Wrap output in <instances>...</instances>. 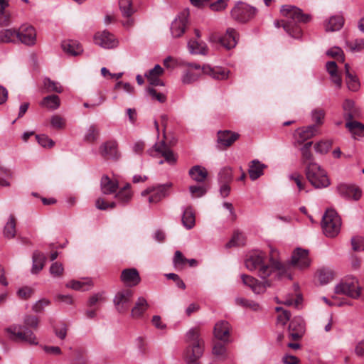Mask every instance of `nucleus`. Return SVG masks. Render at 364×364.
I'll use <instances>...</instances> for the list:
<instances>
[{
  "instance_id": "obj_3",
  "label": "nucleus",
  "mask_w": 364,
  "mask_h": 364,
  "mask_svg": "<svg viewBox=\"0 0 364 364\" xmlns=\"http://www.w3.org/2000/svg\"><path fill=\"white\" fill-rule=\"evenodd\" d=\"M188 67L182 76L181 81L183 84H191L197 81L203 74L208 75L218 80H226L229 77L230 71L221 67L212 68L208 65L200 66L197 63H184Z\"/></svg>"
},
{
  "instance_id": "obj_12",
  "label": "nucleus",
  "mask_w": 364,
  "mask_h": 364,
  "mask_svg": "<svg viewBox=\"0 0 364 364\" xmlns=\"http://www.w3.org/2000/svg\"><path fill=\"white\" fill-rule=\"evenodd\" d=\"M133 296V291L129 289H122L115 294L113 303L117 312L124 314L129 308Z\"/></svg>"
},
{
  "instance_id": "obj_33",
  "label": "nucleus",
  "mask_w": 364,
  "mask_h": 364,
  "mask_svg": "<svg viewBox=\"0 0 364 364\" xmlns=\"http://www.w3.org/2000/svg\"><path fill=\"white\" fill-rule=\"evenodd\" d=\"M164 118L165 117H161V124L164 127V130L163 131L164 139L161 141V144H162V148H172L176 144L177 139L172 132L165 130L166 126L164 124Z\"/></svg>"
},
{
  "instance_id": "obj_59",
  "label": "nucleus",
  "mask_w": 364,
  "mask_h": 364,
  "mask_svg": "<svg viewBox=\"0 0 364 364\" xmlns=\"http://www.w3.org/2000/svg\"><path fill=\"white\" fill-rule=\"evenodd\" d=\"M63 266L61 263L54 262L50 267V273L54 277H60L63 274Z\"/></svg>"
},
{
  "instance_id": "obj_63",
  "label": "nucleus",
  "mask_w": 364,
  "mask_h": 364,
  "mask_svg": "<svg viewBox=\"0 0 364 364\" xmlns=\"http://www.w3.org/2000/svg\"><path fill=\"white\" fill-rule=\"evenodd\" d=\"M189 190L193 198L201 197L206 192V189L203 186H191Z\"/></svg>"
},
{
  "instance_id": "obj_58",
  "label": "nucleus",
  "mask_w": 364,
  "mask_h": 364,
  "mask_svg": "<svg viewBox=\"0 0 364 364\" xmlns=\"http://www.w3.org/2000/svg\"><path fill=\"white\" fill-rule=\"evenodd\" d=\"M36 138L38 143L43 147L51 148L55 144V142L46 135H36Z\"/></svg>"
},
{
  "instance_id": "obj_17",
  "label": "nucleus",
  "mask_w": 364,
  "mask_h": 364,
  "mask_svg": "<svg viewBox=\"0 0 364 364\" xmlns=\"http://www.w3.org/2000/svg\"><path fill=\"white\" fill-rule=\"evenodd\" d=\"M99 151L100 155L106 159L117 160L119 158L116 141H108L102 144Z\"/></svg>"
},
{
  "instance_id": "obj_21",
  "label": "nucleus",
  "mask_w": 364,
  "mask_h": 364,
  "mask_svg": "<svg viewBox=\"0 0 364 364\" xmlns=\"http://www.w3.org/2000/svg\"><path fill=\"white\" fill-rule=\"evenodd\" d=\"M338 193L346 198L358 200L361 196V191L353 185L340 184L337 187Z\"/></svg>"
},
{
  "instance_id": "obj_6",
  "label": "nucleus",
  "mask_w": 364,
  "mask_h": 364,
  "mask_svg": "<svg viewBox=\"0 0 364 364\" xmlns=\"http://www.w3.org/2000/svg\"><path fill=\"white\" fill-rule=\"evenodd\" d=\"M307 179L316 188H326L330 185V181L326 172L317 164H310L305 167Z\"/></svg>"
},
{
  "instance_id": "obj_56",
  "label": "nucleus",
  "mask_w": 364,
  "mask_h": 364,
  "mask_svg": "<svg viewBox=\"0 0 364 364\" xmlns=\"http://www.w3.org/2000/svg\"><path fill=\"white\" fill-rule=\"evenodd\" d=\"M333 274L328 269H321L318 272V279L321 284H325L333 279Z\"/></svg>"
},
{
  "instance_id": "obj_62",
  "label": "nucleus",
  "mask_w": 364,
  "mask_h": 364,
  "mask_svg": "<svg viewBox=\"0 0 364 364\" xmlns=\"http://www.w3.org/2000/svg\"><path fill=\"white\" fill-rule=\"evenodd\" d=\"M351 245L354 251H364V237H354L351 239Z\"/></svg>"
},
{
  "instance_id": "obj_53",
  "label": "nucleus",
  "mask_w": 364,
  "mask_h": 364,
  "mask_svg": "<svg viewBox=\"0 0 364 364\" xmlns=\"http://www.w3.org/2000/svg\"><path fill=\"white\" fill-rule=\"evenodd\" d=\"M50 124L55 129H63L65 127L66 121L61 116L55 114L50 118Z\"/></svg>"
},
{
  "instance_id": "obj_32",
  "label": "nucleus",
  "mask_w": 364,
  "mask_h": 364,
  "mask_svg": "<svg viewBox=\"0 0 364 364\" xmlns=\"http://www.w3.org/2000/svg\"><path fill=\"white\" fill-rule=\"evenodd\" d=\"M33 266H32V273L37 274L44 267L46 257V255L38 251H36L33 254Z\"/></svg>"
},
{
  "instance_id": "obj_28",
  "label": "nucleus",
  "mask_w": 364,
  "mask_h": 364,
  "mask_svg": "<svg viewBox=\"0 0 364 364\" xmlns=\"http://www.w3.org/2000/svg\"><path fill=\"white\" fill-rule=\"evenodd\" d=\"M313 144L312 141L305 143L301 148L300 151L301 154V164L306 167H308L310 164H316L314 162V157L311 152V148Z\"/></svg>"
},
{
  "instance_id": "obj_9",
  "label": "nucleus",
  "mask_w": 364,
  "mask_h": 364,
  "mask_svg": "<svg viewBox=\"0 0 364 364\" xmlns=\"http://www.w3.org/2000/svg\"><path fill=\"white\" fill-rule=\"evenodd\" d=\"M144 77L147 81L146 87V95L154 100L159 101V93L158 92L156 87L159 85V64L145 73Z\"/></svg>"
},
{
  "instance_id": "obj_40",
  "label": "nucleus",
  "mask_w": 364,
  "mask_h": 364,
  "mask_svg": "<svg viewBox=\"0 0 364 364\" xmlns=\"http://www.w3.org/2000/svg\"><path fill=\"white\" fill-rule=\"evenodd\" d=\"M92 282L90 279H87L85 281L73 280L69 282L66 284V287L74 290L85 291L89 290L92 287Z\"/></svg>"
},
{
  "instance_id": "obj_50",
  "label": "nucleus",
  "mask_w": 364,
  "mask_h": 364,
  "mask_svg": "<svg viewBox=\"0 0 364 364\" xmlns=\"http://www.w3.org/2000/svg\"><path fill=\"white\" fill-rule=\"evenodd\" d=\"M325 117V111L322 109H315L311 112L312 120L316 123L315 125L318 128V126L323 123Z\"/></svg>"
},
{
  "instance_id": "obj_34",
  "label": "nucleus",
  "mask_w": 364,
  "mask_h": 364,
  "mask_svg": "<svg viewBox=\"0 0 364 364\" xmlns=\"http://www.w3.org/2000/svg\"><path fill=\"white\" fill-rule=\"evenodd\" d=\"M189 175L193 180L203 182L208 176V171L205 168L197 165L189 170Z\"/></svg>"
},
{
  "instance_id": "obj_52",
  "label": "nucleus",
  "mask_w": 364,
  "mask_h": 364,
  "mask_svg": "<svg viewBox=\"0 0 364 364\" xmlns=\"http://www.w3.org/2000/svg\"><path fill=\"white\" fill-rule=\"evenodd\" d=\"M332 146L331 141H320L314 146L315 151L321 154H326Z\"/></svg>"
},
{
  "instance_id": "obj_31",
  "label": "nucleus",
  "mask_w": 364,
  "mask_h": 364,
  "mask_svg": "<svg viewBox=\"0 0 364 364\" xmlns=\"http://www.w3.org/2000/svg\"><path fill=\"white\" fill-rule=\"evenodd\" d=\"M346 82L348 88L353 92L358 90L360 82L356 75L350 72V66L348 63L345 64Z\"/></svg>"
},
{
  "instance_id": "obj_20",
  "label": "nucleus",
  "mask_w": 364,
  "mask_h": 364,
  "mask_svg": "<svg viewBox=\"0 0 364 364\" xmlns=\"http://www.w3.org/2000/svg\"><path fill=\"white\" fill-rule=\"evenodd\" d=\"M121 280L127 287H134L140 282L141 279L136 269L128 268L122 272Z\"/></svg>"
},
{
  "instance_id": "obj_2",
  "label": "nucleus",
  "mask_w": 364,
  "mask_h": 364,
  "mask_svg": "<svg viewBox=\"0 0 364 364\" xmlns=\"http://www.w3.org/2000/svg\"><path fill=\"white\" fill-rule=\"evenodd\" d=\"M280 12L283 18L274 21V26L276 28L282 27L294 38H301L302 29L299 23L309 22L311 20V16L304 14L299 8L291 5L282 6Z\"/></svg>"
},
{
  "instance_id": "obj_15",
  "label": "nucleus",
  "mask_w": 364,
  "mask_h": 364,
  "mask_svg": "<svg viewBox=\"0 0 364 364\" xmlns=\"http://www.w3.org/2000/svg\"><path fill=\"white\" fill-rule=\"evenodd\" d=\"M318 132L319 130L316 125H310L306 127L298 129L296 131L294 135V145L297 146L304 144L305 141L317 135Z\"/></svg>"
},
{
  "instance_id": "obj_1",
  "label": "nucleus",
  "mask_w": 364,
  "mask_h": 364,
  "mask_svg": "<svg viewBox=\"0 0 364 364\" xmlns=\"http://www.w3.org/2000/svg\"><path fill=\"white\" fill-rule=\"evenodd\" d=\"M265 255L262 252L253 253L245 261L246 267L250 271L258 270L259 276L265 279L273 272H277L281 277L286 274L287 266L282 262L279 251L272 247H269V263L264 262Z\"/></svg>"
},
{
  "instance_id": "obj_48",
  "label": "nucleus",
  "mask_w": 364,
  "mask_h": 364,
  "mask_svg": "<svg viewBox=\"0 0 364 364\" xmlns=\"http://www.w3.org/2000/svg\"><path fill=\"white\" fill-rule=\"evenodd\" d=\"M105 297L104 296V292H98L92 295L87 301V306L90 308H92L97 304L105 302Z\"/></svg>"
},
{
  "instance_id": "obj_51",
  "label": "nucleus",
  "mask_w": 364,
  "mask_h": 364,
  "mask_svg": "<svg viewBox=\"0 0 364 364\" xmlns=\"http://www.w3.org/2000/svg\"><path fill=\"white\" fill-rule=\"evenodd\" d=\"M213 353L220 360H225L227 358L226 348L220 343H217L214 345Z\"/></svg>"
},
{
  "instance_id": "obj_49",
  "label": "nucleus",
  "mask_w": 364,
  "mask_h": 364,
  "mask_svg": "<svg viewBox=\"0 0 364 364\" xmlns=\"http://www.w3.org/2000/svg\"><path fill=\"white\" fill-rule=\"evenodd\" d=\"M99 136V130L95 125H91L87 130L84 139L88 142H94Z\"/></svg>"
},
{
  "instance_id": "obj_7",
  "label": "nucleus",
  "mask_w": 364,
  "mask_h": 364,
  "mask_svg": "<svg viewBox=\"0 0 364 364\" xmlns=\"http://www.w3.org/2000/svg\"><path fill=\"white\" fill-rule=\"evenodd\" d=\"M341 220L333 209H328L323 216L321 227L323 233L328 237H336L340 232Z\"/></svg>"
},
{
  "instance_id": "obj_41",
  "label": "nucleus",
  "mask_w": 364,
  "mask_h": 364,
  "mask_svg": "<svg viewBox=\"0 0 364 364\" xmlns=\"http://www.w3.org/2000/svg\"><path fill=\"white\" fill-rule=\"evenodd\" d=\"M182 223L187 229H191L195 225V215L191 208L185 209L182 217Z\"/></svg>"
},
{
  "instance_id": "obj_64",
  "label": "nucleus",
  "mask_w": 364,
  "mask_h": 364,
  "mask_svg": "<svg viewBox=\"0 0 364 364\" xmlns=\"http://www.w3.org/2000/svg\"><path fill=\"white\" fill-rule=\"evenodd\" d=\"M179 65L178 60L171 56H168L164 60V65L168 70H173Z\"/></svg>"
},
{
  "instance_id": "obj_10",
  "label": "nucleus",
  "mask_w": 364,
  "mask_h": 364,
  "mask_svg": "<svg viewBox=\"0 0 364 364\" xmlns=\"http://www.w3.org/2000/svg\"><path fill=\"white\" fill-rule=\"evenodd\" d=\"M361 288L355 278H348L336 286L335 292L344 294L353 299H358L360 295Z\"/></svg>"
},
{
  "instance_id": "obj_43",
  "label": "nucleus",
  "mask_w": 364,
  "mask_h": 364,
  "mask_svg": "<svg viewBox=\"0 0 364 364\" xmlns=\"http://www.w3.org/2000/svg\"><path fill=\"white\" fill-rule=\"evenodd\" d=\"M346 127L353 134L364 136V125L357 121L347 120Z\"/></svg>"
},
{
  "instance_id": "obj_37",
  "label": "nucleus",
  "mask_w": 364,
  "mask_h": 364,
  "mask_svg": "<svg viewBox=\"0 0 364 364\" xmlns=\"http://www.w3.org/2000/svg\"><path fill=\"white\" fill-rule=\"evenodd\" d=\"M344 117L346 120H351L358 116V112L355 107L354 102L350 100H346L343 102Z\"/></svg>"
},
{
  "instance_id": "obj_23",
  "label": "nucleus",
  "mask_w": 364,
  "mask_h": 364,
  "mask_svg": "<svg viewBox=\"0 0 364 364\" xmlns=\"http://www.w3.org/2000/svg\"><path fill=\"white\" fill-rule=\"evenodd\" d=\"M267 166L255 159L249 163L248 173L251 180L255 181L264 174Z\"/></svg>"
},
{
  "instance_id": "obj_39",
  "label": "nucleus",
  "mask_w": 364,
  "mask_h": 364,
  "mask_svg": "<svg viewBox=\"0 0 364 364\" xmlns=\"http://www.w3.org/2000/svg\"><path fill=\"white\" fill-rule=\"evenodd\" d=\"M0 41L5 43L16 42L17 30L8 28L0 31Z\"/></svg>"
},
{
  "instance_id": "obj_22",
  "label": "nucleus",
  "mask_w": 364,
  "mask_h": 364,
  "mask_svg": "<svg viewBox=\"0 0 364 364\" xmlns=\"http://www.w3.org/2000/svg\"><path fill=\"white\" fill-rule=\"evenodd\" d=\"M237 34L236 31L232 28H228L225 34L219 38L220 44L228 50L235 47L237 43Z\"/></svg>"
},
{
  "instance_id": "obj_27",
  "label": "nucleus",
  "mask_w": 364,
  "mask_h": 364,
  "mask_svg": "<svg viewBox=\"0 0 364 364\" xmlns=\"http://www.w3.org/2000/svg\"><path fill=\"white\" fill-rule=\"evenodd\" d=\"M61 47L64 52L73 56L80 55L83 51L82 46L75 41H65Z\"/></svg>"
},
{
  "instance_id": "obj_8",
  "label": "nucleus",
  "mask_w": 364,
  "mask_h": 364,
  "mask_svg": "<svg viewBox=\"0 0 364 364\" xmlns=\"http://www.w3.org/2000/svg\"><path fill=\"white\" fill-rule=\"evenodd\" d=\"M257 9L246 3L238 1L231 10V16L237 21L246 23L253 18Z\"/></svg>"
},
{
  "instance_id": "obj_29",
  "label": "nucleus",
  "mask_w": 364,
  "mask_h": 364,
  "mask_svg": "<svg viewBox=\"0 0 364 364\" xmlns=\"http://www.w3.org/2000/svg\"><path fill=\"white\" fill-rule=\"evenodd\" d=\"M188 48L191 54L196 55H203L208 54V46L203 41H197L194 40H190L188 42Z\"/></svg>"
},
{
  "instance_id": "obj_46",
  "label": "nucleus",
  "mask_w": 364,
  "mask_h": 364,
  "mask_svg": "<svg viewBox=\"0 0 364 364\" xmlns=\"http://www.w3.org/2000/svg\"><path fill=\"white\" fill-rule=\"evenodd\" d=\"M119 5L124 16L129 17L133 14L132 0H119Z\"/></svg>"
},
{
  "instance_id": "obj_11",
  "label": "nucleus",
  "mask_w": 364,
  "mask_h": 364,
  "mask_svg": "<svg viewBox=\"0 0 364 364\" xmlns=\"http://www.w3.org/2000/svg\"><path fill=\"white\" fill-rule=\"evenodd\" d=\"M93 42L104 49H113L119 46L117 38L107 30L95 33L93 36Z\"/></svg>"
},
{
  "instance_id": "obj_30",
  "label": "nucleus",
  "mask_w": 364,
  "mask_h": 364,
  "mask_svg": "<svg viewBox=\"0 0 364 364\" xmlns=\"http://www.w3.org/2000/svg\"><path fill=\"white\" fill-rule=\"evenodd\" d=\"M141 195L149 204H156L159 201V186L149 187L143 191Z\"/></svg>"
},
{
  "instance_id": "obj_14",
  "label": "nucleus",
  "mask_w": 364,
  "mask_h": 364,
  "mask_svg": "<svg viewBox=\"0 0 364 364\" xmlns=\"http://www.w3.org/2000/svg\"><path fill=\"white\" fill-rule=\"evenodd\" d=\"M17 41L21 43L32 46L36 43V31L31 25H22L17 30Z\"/></svg>"
},
{
  "instance_id": "obj_25",
  "label": "nucleus",
  "mask_w": 364,
  "mask_h": 364,
  "mask_svg": "<svg viewBox=\"0 0 364 364\" xmlns=\"http://www.w3.org/2000/svg\"><path fill=\"white\" fill-rule=\"evenodd\" d=\"M100 186L102 193L109 195L117 191L119 183L115 179H111L107 176H104L101 178Z\"/></svg>"
},
{
  "instance_id": "obj_42",
  "label": "nucleus",
  "mask_w": 364,
  "mask_h": 364,
  "mask_svg": "<svg viewBox=\"0 0 364 364\" xmlns=\"http://www.w3.org/2000/svg\"><path fill=\"white\" fill-rule=\"evenodd\" d=\"M41 105L50 109H56L60 106V98L58 95H49L43 99Z\"/></svg>"
},
{
  "instance_id": "obj_38",
  "label": "nucleus",
  "mask_w": 364,
  "mask_h": 364,
  "mask_svg": "<svg viewBox=\"0 0 364 364\" xmlns=\"http://www.w3.org/2000/svg\"><path fill=\"white\" fill-rule=\"evenodd\" d=\"M16 232V219L13 215H11L4 228L3 234L4 237L11 239L15 237Z\"/></svg>"
},
{
  "instance_id": "obj_24",
  "label": "nucleus",
  "mask_w": 364,
  "mask_h": 364,
  "mask_svg": "<svg viewBox=\"0 0 364 364\" xmlns=\"http://www.w3.org/2000/svg\"><path fill=\"white\" fill-rule=\"evenodd\" d=\"M149 308L147 301L144 297H139L131 311L133 318H142L144 314Z\"/></svg>"
},
{
  "instance_id": "obj_47",
  "label": "nucleus",
  "mask_w": 364,
  "mask_h": 364,
  "mask_svg": "<svg viewBox=\"0 0 364 364\" xmlns=\"http://www.w3.org/2000/svg\"><path fill=\"white\" fill-rule=\"evenodd\" d=\"M43 85H44L45 88L48 92L53 91V92L60 93L63 91V89L58 82L53 81L49 78L44 79Z\"/></svg>"
},
{
  "instance_id": "obj_45",
  "label": "nucleus",
  "mask_w": 364,
  "mask_h": 364,
  "mask_svg": "<svg viewBox=\"0 0 364 364\" xmlns=\"http://www.w3.org/2000/svg\"><path fill=\"white\" fill-rule=\"evenodd\" d=\"M235 302L237 305H240L244 308L249 309L252 311H258L259 309V305L257 302L249 300L245 298L239 297L235 299Z\"/></svg>"
},
{
  "instance_id": "obj_36",
  "label": "nucleus",
  "mask_w": 364,
  "mask_h": 364,
  "mask_svg": "<svg viewBox=\"0 0 364 364\" xmlns=\"http://www.w3.org/2000/svg\"><path fill=\"white\" fill-rule=\"evenodd\" d=\"M344 20L341 16H333L329 18L326 24V31H336L343 26Z\"/></svg>"
},
{
  "instance_id": "obj_19",
  "label": "nucleus",
  "mask_w": 364,
  "mask_h": 364,
  "mask_svg": "<svg viewBox=\"0 0 364 364\" xmlns=\"http://www.w3.org/2000/svg\"><path fill=\"white\" fill-rule=\"evenodd\" d=\"M217 142L219 146L227 148L239 139L240 134L230 130L218 131Z\"/></svg>"
},
{
  "instance_id": "obj_55",
  "label": "nucleus",
  "mask_w": 364,
  "mask_h": 364,
  "mask_svg": "<svg viewBox=\"0 0 364 364\" xmlns=\"http://www.w3.org/2000/svg\"><path fill=\"white\" fill-rule=\"evenodd\" d=\"M186 261H188V259L183 255L181 252L176 251L173 257V264L176 268L182 269L186 264Z\"/></svg>"
},
{
  "instance_id": "obj_61",
  "label": "nucleus",
  "mask_w": 364,
  "mask_h": 364,
  "mask_svg": "<svg viewBox=\"0 0 364 364\" xmlns=\"http://www.w3.org/2000/svg\"><path fill=\"white\" fill-rule=\"evenodd\" d=\"M228 2L229 0H217L210 4V8L213 11H222L227 8Z\"/></svg>"
},
{
  "instance_id": "obj_44",
  "label": "nucleus",
  "mask_w": 364,
  "mask_h": 364,
  "mask_svg": "<svg viewBox=\"0 0 364 364\" xmlns=\"http://www.w3.org/2000/svg\"><path fill=\"white\" fill-rule=\"evenodd\" d=\"M161 157H163L164 161L170 165L175 164L177 161L176 156L173 154L171 148H162V144H161Z\"/></svg>"
},
{
  "instance_id": "obj_35",
  "label": "nucleus",
  "mask_w": 364,
  "mask_h": 364,
  "mask_svg": "<svg viewBox=\"0 0 364 364\" xmlns=\"http://www.w3.org/2000/svg\"><path fill=\"white\" fill-rule=\"evenodd\" d=\"M130 186L129 183H127L116 193L115 198L119 203L124 205L131 200L132 193L130 191Z\"/></svg>"
},
{
  "instance_id": "obj_57",
  "label": "nucleus",
  "mask_w": 364,
  "mask_h": 364,
  "mask_svg": "<svg viewBox=\"0 0 364 364\" xmlns=\"http://www.w3.org/2000/svg\"><path fill=\"white\" fill-rule=\"evenodd\" d=\"M327 55L336 58L341 62H344V53L341 48L339 47H333L326 52Z\"/></svg>"
},
{
  "instance_id": "obj_13",
  "label": "nucleus",
  "mask_w": 364,
  "mask_h": 364,
  "mask_svg": "<svg viewBox=\"0 0 364 364\" xmlns=\"http://www.w3.org/2000/svg\"><path fill=\"white\" fill-rule=\"evenodd\" d=\"M188 12H181L171 24V33L173 38H180L185 33L188 24Z\"/></svg>"
},
{
  "instance_id": "obj_18",
  "label": "nucleus",
  "mask_w": 364,
  "mask_h": 364,
  "mask_svg": "<svg viewBox=\"0 0 364 364\" xmlns=\"http://www.w3.org/2000/svg\"><path fill=\"white\" fill-rule=\"evenodd\" d=\"M241 279L243 284L248 286L255 294L263 293L267 287H270V283L268 281L258 282L255 278L247 274H242Z\"/></svg>"
},
{
  "instance_id": "obj_4",
  "label": "nucleus",
  "mask_w": 364,
  "mask_h": 364,
  "mask_svg": "<svg viewBox=\"0 0 364 364\" xmlns=\"http://www.w3.org/2000/svg\"><path fill=\"white\" fill-rule=\"evenodd\" d=\"M25 326L13 325L6 328V332L10 339L14 341L27 343L30 345H38V341L33 332L28 327L36 328L38 325V319L34 316H26L24 318Z\"/></svg>"
},
{
  "instance_id": "obj_16",
  "label": "nucleus",
  "mask_w": 364,
  "mask_h": 364,
  "mask_svg": "<svg viewBox=\"0 0 364 364\" xmlns=\"http://www.w3.org/2000/svg\"><path fill=\"white\" fill-rule=\"evenodd\" d=\"M291 264L300 269L308 267L310 265L309 251L301 248H296L291 255Z\"/></svg>"
},
{
  "instance_id": "obj_54",
  "label": "nucleus",
  "mask_w": 364,
  "mask_h": 364,
  "mask_svg": "<svg viewBox=\"0 0 364 364\" xmlns=\"http://www.w3.org/2000/svg\"><path fill=\"white\" fill-rule=\"evenodd\" d=\"M232 180V171L230 167L223 168L219 173L220 183H230Z\"/></svg>"
},
{
  "instance_id": "obj_26",
  "label": "nucleus",
  "mask_w": 364,
  "mask_h": 364,
  "mask_svg": "<svg viewBox=\"0 0 364 364\" xmlns=\"http://www.w3.org/2000/svg\"><path fill=\"white\" fill-rule=\"evenodd\" d=\"M230 324L228 321H220L214 327V335L219 340L226 341L229 336Z\"/></svg>"
},
{
  "instance_id": "obj_5",
  "label": "nucleus",
  "mask_w": 364,
  "mask_h": 364,
  "mask_svg": "<svg viewBox=\"0 0 364 364\" xmlns=\"http://www.w3.org/2000/svg\"><path fill=\"white\" fill-rule=\"evenodd\" d=\"M187 346L183 353V358L187 364H198V360L204 351V341L200 337L197 328L190 329L186 335Z\"/></svg>"
},
{
  "instance_id": "obj_60",
  "label": "nucleus",
  "mask_w": 364,
  "mask_h": 364,
  "mask_svg": "<svg viewBox=\"0 0 364 364\" xmlns=\"http://www.w3.org/2000/svg\"><path fill=\"white\" fill-rule=\"evenodd\" d=\"M244 245V241H243V236L242 235V233H240V232H235L232 239L230 240V241L227 243L226 246L228 247H233V246H240V245Z\"/></svg>"
}]
</instances>
